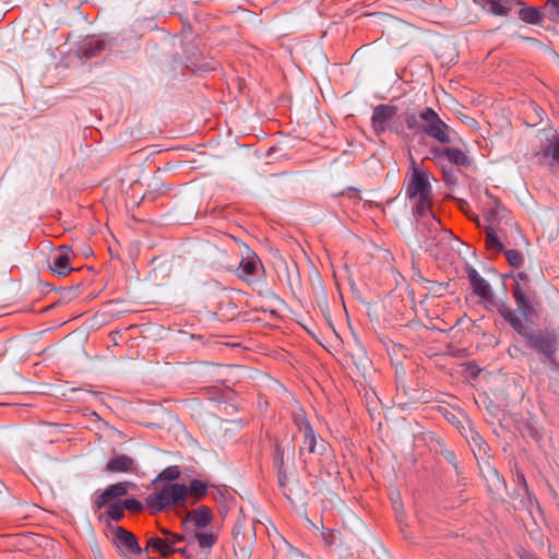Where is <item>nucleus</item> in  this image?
<instances>
[{
    "label": "nucleus",
    "mask_w": 559,
    "mask_h": 559,
    "mask_svg": "<svg viewBox=\"0 0 559 559\" xmlns=\"http://www.w3.org/2000/svg\"><path fill=\"white\" fill-rule=\"evenodd\" d=\"M409 175L406 185V195L408 199L415 201V211L420 219H429L431 228L437 230L440 222L436 218L432 212V188L430 183L429 171L418 165L414 157L409 156Z\"/></svg>",
    "instance_id": "f257e3e1"
},
{
    "label": "nucleus",
    "mask_w": 559,
    "mask_h": 559,
    "mask_svg": "<svg viewBox=\"0 0 559 559\" xmlns=\"http://www.w3.org/2000/svg\"><path fill=\"white\" fill-rule=\"evenodd\" d=\"M147 503L157 511L173 508L177 513L185 512L188 509V487L179 483L166 484L147 498Z\"/></svg>",
    "instance_id": "f03ea898"
},
{
    "label": "nucleus",
    "mask_w": 559,
    "mask_h": 559,
    "mask_svg": "<svg viewBox=\"0 0 559 559\" xmlns=\"http://www.w3.org/2000/svg\"><path fill=\"white\" fill-rule=\"evenodd\" d=\"M420 119L425 122L424 132L436 139L442 144L450 142V127L441 120L439 115L432 108H425L419 114Z\"/></svg>",
    "instance_id": "7ed1b4c3"
},
{
    "label": "nucleus",
    "mask_w": 559,
    "mask_h": 559,
    "mask_svg": "<svg viewBox=\"0 0 559 559\" xmlns=\"http://www.w3.org/2000/svg\"><path fill=\"white\" fill-rule=\"evenodd\" d=\"M114 543L124 559H140V547L136 537L122 527H117Z\"/></svg>",
    "instance_id": "20e7f679"
},
{
    "label": "nucleus",
    "mask_w": 559,
    "mask_h": 559,
    "mask_svg": "<svg viewBox=\"0 0 559 559\" xmlns=\"http://www.w3.org/2000/svg\"><path fill=\"white\" fill-rule=\"evenodd\" d=\"M164 534V537H152L147 540L145 547L147 556L157 555L159 558H165L175 551V545L181 540V537L168 532Z\"/></svg>",
    "instance_id": "39448f33"
},
{
    "label": "nucleus",
    "mask_w": 559,
    "mask_h": 559,
    "mask_svg": "<svg viewBox=\"0 0 559 559\" xmlns=\"http://www.w3.org/2000/svg\"><path fill=\"white\" fill-rule=\"evenodd\" d=\"M513 280L515 282V285L512 289V295L515 299V302L524 313H530L533 310V307L528 297V275L524 272H519L515 275H513Z\"/></svg>",
    "instance_id": "423d86ee"
},
{
    "label": "nucleus",
    "mask_w": 559,
    "mask_h": 559,
    "mask_svg": "<svg viewBox=\"0 0 559 559\" xmlns=\"http://www.w3.org/2000/svg\"><path fill=\"white\" fill-rule=\"evenodd\" d=\"M130 487H135L134 484L128 481H120L107 487L102 493L97 495L94 499V507L100 510L108 503L117 502L116 500L129 492Z\"/></svg>",
    "instance_id": "0eeeda50"
},
{
    "label": "nucleus",
    "mask_w": 559,
    "mask_h": 559,
    "mask_svg": "<svg viewBox=\"0 0 559 559\" xmlns=\"http://www.w3.org/2000/svg\"><path fill=\"white\" fill-rule=\"evenodd\" d=\"M397 108L391 105H378L372 112V128L377 134H381L388 128V123L395 117Z\"/></svg>",
    "instance_id": "6e6552de"
},
{
    "label": "nucleus",
    "mask_w": 559,
    "mask_h": 559,
    "mask_svg": "<svg viewBox=\"0 0 559 559\" xmlns=\"http://www.w3.org/2000/svg\"><path fill=\"white\" fill-rule=\"evenodd\" d=\"M213 520V512L206 506H200L191 511H187L183 522H191L195 528H204Z\"/></svg>",
    "instance_id": "1a4fd4ad"
},
{
    "label": "nucleus",
    "mask_w": 559,
    "mask_h": 559,
    "mask_svg": "<svg viewBox=\"0 0 559 559\" xmlns=\"http://www.w3.org/2000/svg\"><path fill=\"white\" fill-rule=\"evenodd\" d=\"M70 248L67 246L59 247L58 251L52 255L50 269L60 276H64L71 272L70 267Z\"/></svg>",
    "instance_id": "9d476101"
},
{
    "label": "nucleus",
    "mask_w": 559,
    "mask_h": 559,
    "mask_svg": "<svg viewBox=\"0 0 559 559\" xmlns=\"http://www.w3.org/2000/svg\"><path fill=\"white\" fill-rule=\"evenodd\" d=\"M468 277L473 293L480 298L488 300L491 297V289L489 284L475 270L469 271Z\"/></svg>",
    "instance_id": "9b49d317"
},
{
    "label": "nucleus",
    "mask_w": 559,
    "mask_h": 559,
    "mask_svg": "<svg viewBox=\"0 0 559 559\" xmlns=\"http://www.w3.org/2000/svg\"><path fill=\"white\" fill-rule=\"evenodd\" d=\"M134 461L126 454H119L111 457L106 464L108 473H124L131 469Z\"/></svg>",
    "instance_id": "f8f14e48"
},
{
    "label": "nucleus",
    "mask_w": 559,
    "mask_h": 559,
    "mask_svg": "<svg viewBox=\"0 0 559 559\" xmlns=\"http://www.w3.org/2000/svg\"><path fill=\"white\" fill-rule=\"evenodd\" d=\"M539 159V163H543V159L551 157L554 162L559 163V134H552L551 138L548 139V143L546 146L536 154Z\"/></svg>",
    "instance_id": "ddd939ff"
},
{
    "label": "nucleus",
    "mask_w": 559,
    "mask_h": 559,
    "mask_svg": "<svg viewBox=\"0 0 559 559\" xmlns=\"http://www.w3.org/2000/svg\"><path fill=\"white\" fill-rule=\"evenodd\" d=\"M188 487V500L192 499L191 504L202 500L207 495V483L200 479H192Z\"/></svg>",
    "instance_id": "4468645a"
},
{
    "label": "nucleus",
    "mask_w": 559,
    "mask_h": 559,
    "mask_svg": "<svg viewBox=\"0 0 559 559\" xmlns=\"http://www.w3.org/2000/svg\"><path fill=\"white\" fill-rule=\"evenodd\" d=\"M257 266H258V257L254 253L248 254L239 263L238 276L240 278H247L249 276L255 275Z\"/></svg>",
    "instance_id": "2eb2a0df"
},
{
    "label": "nucleus",
    "mask_w": 559,
    "mask_h": 559,
    "mask_svg": "<svg viewBox=\"0 0 559 559\" xmlns=\"http://www.w3.org/2000/svg\"><path fill=\"white\" fill-rule=\"evenodd\" d=\"M300 430L304 432V441L300 452L302 450H307L309 453H313L316 450L317 438L312 427L309 423H305L302 426H300Z\"/></svg>",
    "instance_id": "dca6fc26"
},
{
    "label": "nucleus",
    "mask_w": 559,
    "mask_h": 559,
    "mask_svg": "<svg viewBox=\"0 0 559 559\" xmlns=\"http://www.w3.org/2000/svg\"><path fill=\"white\" fill-rule=\"evenodd\" d=\"M444 158L454 165H466L468 162L465 153L457 147H445Z\"/></svg>",
    "instance_id": "f3484780"
},
{
    "label": "nucleus",
    "mask_w": 559,
    "mask_h": 559,
    "mask_svg": "<svg viewBox=\"0 0 559 559\" xmlns=\"http://www.w3.org/2000/svg\"><path fill=\"white\" fill-rule=\"evenodd\" d=\"M520 19L526 23L537 24L542 21L543 14L540 10L534 7L522 8L519 12Z\"/></svg>",
    "instance_id": "a211bd4d"
},
{
    "label": "nucleus",
    "mask_w": 559,
    "mask_h": 559,
    "mask_svg": "<svg viewBox=\"0 0 559 559\" xmlns=\"http://www.w3.org/2000/svg\"><path fill=\"white\" fill-rule=\"evenodd\" d=\"M526 338L531 347L543 352L550 349L552 346L551 342L540 334H528L526 335Z\"/></svg>",
    "instance_id": "6ab92c4d"
},
{
    "label": "nucleus",
    "mask_w": 559,
    "mask_h": 559,
    "mask_svg": "<svg viewBox=\"0 0 559 559\" xmlns=\"http://www.w3.org/2000/svg\"><path fill=\"white\" fill-rule=\"evenodd\" d=\"M504 319L511 324V326L521 335L525 336L528 335V333L526 332V326L524 325V323L522 322V320L516 316L514 314L513 312L511 311H507L504 313Z\"/></svg>",
    "instance_id": "aec40b11"
},
{
    "label": "nucleus",
    "mask_w": 559,
    "mask_h": 559,
    "mask_svg": "<svg viewBox=\"0 0 559 559\" xmlns=\"http://www.w3.org/2000/svg\"><path fill=\"white\" fill-rule=\"evenodd\" d=\"M486 247L489 250H501L502 243L499 241L497 234L493 228H486V237H485Z\"/></svg>",
    "instance_id": "412c9836"
},
{
    "label": "nucleus",
    "mask_w": 559,
    "mask_h": 559,
    "mask_svg": "<svg viewBox=\"0 0 559 559\" xmlns=\"http://www.w3.org/2000/svg\"><path fill=\"white\" fill-rule=\"evenodd\" d=\"M504 255L511 266L520 267L523 264V254L515 249L506 250Z\"/></svg>",
    "instance_id": "4be33fe9"
},
{
    "label": "nucleus",
    "mask_w": 559,
    "mask_h": 559,
    "mask_svg": "<svg viewBox=\"0 0 559 559\" xmlns=\"http://www.w3.org/2000/svg\"><path fill=\"white\" fill-rule=\"evenodd\" d=\"M195 538L202 548H211L217 539L214 534L206 532L195 534Z\"/></svg>",
    "instance_id": "5701e85b"
},
{
    "label": "nucleus",
    "mask_w": 559,
    "mask_h": 559,
    "mask_svg": "<svg viewBox=\"0 0 559 559\" xmlns=\"http://www.w3.org/2000/svg\"><path fill=\"white\" fill-rule=\"evenodd\" d=\"M108 516L114 521H119L122 519L124 514L123 506H121V502H112L108 503Z\"/></svg>",
    "instance_id": "b1692460"
},
{
    "label": "nucleus",
    "mask_w": 559,
    "mask_h": 559,
    "mask_svg": "<svg viewBox=\"0 0 559 559\" xmlns=\"http://www.w3.org/2000/svg\"><path fill=\"white\" fill-rule=\"evenodd\" d=\"M179 477H180V468H179V466H176V465L166 467L159 474L160 479H165V480H169V481L176 480Z\"/></svg>",
    "instance_id": "393cba45"
},
{
    "label": "nucleus",
    "mask_w": 559,
    "mask_h": 559,
    "mask_svg": "<svg viewBox=\"0 0 559 559\" xmlns=\"http://www.w3.org/2000/svg\"><path fill=\"white\" fill-rule=\"evenodd\" d=\"M431 160L436 163H440L444 158V148H440L438 146H433L430 148Z\"/></svg>",
    "instance_id": "a878e982"
},
{
    "label": "nucleus",
    "mask_w": 559,
    "mask_h": 559,
    "mask_svg": "<svg viewBox=\"0 0 559 559\" xmlns=\"http://www.w3.org/2000/svg\"><path fill=\"white\" fill-rule=\"evenodd\" d=\"M121 506H123V510H131L134 512L140 511V501L136 499H127L123 502H121Z\"/></svg>",
    "instance_id": "bb28decb"
},
{
    "label": "nucleus",
    "mask_w": 559,
    "mask_h": 559,
    "mask_svg": "<svg viewBox=\"0 0 559 559\" xmlns=\"http://www.w3.org/2000/svg\"><path fill=\"white\" fill-rule=\"evenodd\" d=\"M490 11L497 15H507L508 9L499 2H491Z\"/></svg>",
    "instance_id": "cd10ccee"
},
{
    "label": "nucleus",
    "mask_w": 559,
    "mask_h": 559,
    "mask_svg": "<svg viewBox=\"0 0 559 559\" xmlns=\"http://www.w3.org/2000/svg\"><path fill=\"white\" fill-rule=\"evenodd\" d=\"M139 255V247L136 245H132L130 248V258L134 261Z\"/></svg>",
    "instance_id": "c85d7f7f"
},
{
    "label": "nucleus",
    "mask_w": 559,
    "mask_h": 559,
    "mask_svg": "<svg viewBox=\"0 0 559 559\" xmlns=\"http://www.w3.org/2000/svg\"><path fill=\"white\" fill-rule=\"evenodd\" d=\"M547 5H551L557 10V13L559 14V0H548Z\"/></svg>",
    "instance_id": "c756f323"
},
{
    "label": "nucleus",
    "mask_w": 559,
    "mask_h": 559,
    "mask_svg": "<svg viewBox=\"0 0 559 559\" xmlns=\"http://www.w3.org/2000/svg\"><path fill=\"white\" fill-rule=\"evenodd\" d=\"M415 121H416V117L414 115L408 116L406 119V123H407L408 128H413Z\"/></svg>",
    "instance_id": "7c9ffc66"
},
{
    "label": "nucleus",
    "mask_w": 559,
    "mask_h": 559,
    "mask_svg": "<svg viewBox=\"0 0 559 559\" xmlns=\"http://www.w3.org/2000/svg\"><path fill=\"white\" fill-rule=\"evenodd\" d=\"M83 254H84V255H90V254H92V249H91V248H86V249H84V250H83Z\"/></svg>",
    "instance_id": "2f4dec72"
},
{
    "label": "nucleus",
    "mask_w": 559,
    "mask_h": 559,
    "mask_svg": "<svg viewBox=\"0 0 559 559\" xmlns=\"http://www.w3.org/2000/svg\"><path fill=\"white\" fill-rule=\"evenodd\" d=\"M131 216H132V218H133L135 222L138 221V218H136V216H135V214H134V213H132V214H131Z\"/></svg>",
    "instance_id": "473e14b6"
}]
</instances>
